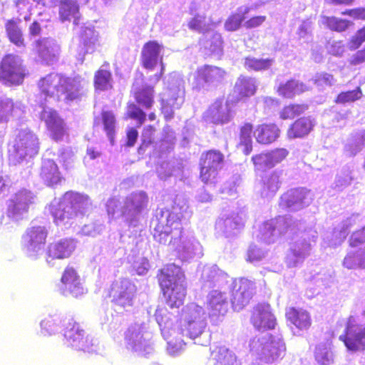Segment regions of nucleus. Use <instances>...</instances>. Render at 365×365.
Wrapping results in <instances>:
<instances>
[{"label": "nucleus", "instance_id": "6e6552de", "mask_svg": "<svg viewBox=\"0 0 365 365\" xmlns=\"http://www.w3.org/2000/svg\"><path fill=\"white\" fill-rule=\"evenodd\" d=\"M257 343H259L260 348L257 349V354L261 360L267 364L273 363L282 359L286 353L285 344L281 340L275 339L272 335L267 337H262L250 342L251 349H255Z\"/></svg>", "mask_w": 365, "mask_h": 365}, {"label": "nucleus", "instance_id": "774afa93", "mask_svg": "<svg viewBox=\"0 0 365 365\" xmlns=\"http://www.w3.org/2000/svg\"><path fill=\"white\" fill-rule=\"evenodd\" d=\"M276 227L278 229L279 235H284L287 230L290 228L291 224L287 220V219L284 217H282L280 219H277L276 222Z\"/></svg>", "mask_w": 365, "mask_h": 365}, {"label": "nucleus", "instance_id": "bb28decb", "mask_svg": "<svg viewBox=\"0 0 365 365\" xmlns=\"http://www.w3.org/2000/svg\"><path fill=\"white\" fill-rule=\"evenodd\" d=\"M285 317L287 321L299 330H307L312 326V318L307 310L289 307L286 311Z\"/></svg>", "mask_w": 365, "mask_h": 365}, {"label": "nucleus", "instance_id": "7ed1b4c3", "mask_svg": "<svg viewBox=\"0 0 365 365\" xmlns=\"http://www.w3.org/2000/svg\"><path fill=\"white\" fill-rule=\"evenodd\" d=\"M39 93L45 99L53 98L60 101L63 97L66 103L79 99L81 94L80 81L62 73H50L41 78L37 83Z\"/></svg>", "mask_w": 365, "mask_h": 365}, {"label": "nucleus", "instance_id": "052dcab7", "mask_svg": "<svg viewBox=\"0 0 365 365\" xmlns=\"http://www.w3.org/2000/svg\"><path fill=\"white\" fill-rule=\"evenodd\" d=\"M138 138V131L135 127H128L125 130V146L132 148L135 145Z\"/></svg>", "mask_w": 365, "mask_h": 365}, {"label": "nucleus", "instance_id": "680f3d73", "mask_svg": "<svg viewBox=\"0 0 365 365\" xmlns=\"http://www.w3.org/2000/svg\"><path fill=\"white\" fill-rule=\"evenodd\" d=\"M263 257H264L263 252L260 249H259L256 247H250L247 251V260L250 262L259 261Z\"/></svg>", "mask_w": 365, "mask_h": 365}, {"label": "nucleus", "instance_id": "37998d69", "mask_svg": "<svg viewBox=\"0 0 365 365\" xmlns=\"http://www.w3.org/2000/svg\"><path fill=\"white\" fill-rule=\"evenodd\" d=\"M250 11L249 8H245L243 11H237L232 14L226 20L225 27L227 31H234L237 30L245 19V15Z\"/></svg>", "mask_w": 365, "mask_h": 365}, {"label": "nucleus", "instance_id": "20e7f679", "mask_svg": "<svg viewBox=\"0 0 365 365\" xmlns=\"http://www.w3.org/2000/svg\"><path fill=\"white\" fill-rule=\"evenodd\" d=\"M225 163L224 154L216 149L204 151L199 160V178L205 184H215Z\"/></svg>", "mask_w": 365, "mask_h": 365}, {"label": "nucleus", "instance_id": "58836bf2", "mask_svg": "<svg viewBox=\"0 0 365 365\" xmlns=\"http://www.w3.org/2000/svg\"><path fill=\"white\" fill-rule=\"evenodd\" d=\"M147 115L135 102H128L126 106L125 119L136 121L137 127H140L146 120Z\"/></svg>", "mask_w": 365, "mask_h": 365}, {"label": "nucleus", "instance_id": "0e129e2a", "mask_svg": "<svg viewBox=\"0 0 365 365\" xmlns=\"http://www.w3.org/2000/svg\"><path fill=\"white\" fill-rule=\"evenodd\" d=\"M267 19L265 16H256L250 18L245 22L247 29H253L262 25Z\"/></svg>", "mask_w": 365, "mask_h": 365}, {"label": "nucleus", "instance_id": "4468645a", "mask_svg": "<svg viewBox=\"0 0 365 365\" xmlns=\"http://www.w3.org/2000/svg\"><path fill=\"white\" fill-rule=\"evenodd\" d=\"M255 283L246 278H241L235 285L231 302L235 309L240 310L250 304L255 294Z\"/></svg>", "mask_w": 365, "mask_h": 365}, {"label": "nucleus", "instance_id": "a19ab883", "mask_svg": "<svg viewBox=\"0 0 365 365\" xmlns=\"http://www.w3.org/2000/svg\"><path fill=\"white\" fill-rule=\"evenodd\" d=\"M36 52L38 57L46 63H51L58 58L57 54L46 45L44 39H38L35 42Z\"/></svg>", "mask_w": 365, "mask_h": 365}, {"label": "nucleus", "instance_id": "7c9ffc66", "mask_svg": "<svg viewBox=\"0 0 365 365\" xmlns=\"http://www.w3.org/2000/svg\"><path fill=\"white\" fill-rule=\"evenodd\" d=\"M20 22L19 19L7 20L5 23V30L7 38L11 43L18 47H24L26 43L22 29L19 26Z\"/></svg>", "mask_w": 365, "mask_h": 365}, {"label": "nucleus", "instance_id": "39448f33", "mask_svg": "<svg viewBox=\"0 0 365 365\" xmlns=\"http://www.w3.org/2000/svg\"><path fill=\"white\" fill-rule=\"evenodd\" d=\"M163 46L157 41H148L142 47L140 53V64L147 71H153L157 65L160 64L159 72L155 73L150 80L154 83L160 81L165 71L162 51Z\"/></svg>", "mask_w": 365, "mask_h": 365}, {"label": "nucleus", "instance_id": "c756f323", "mask_svg": "<svg viewBox=\"0 0 365 365\" xmlns=\"http://www.w3.org/2000/svg\"><path fill=\"white\" fill-rule=\"evenodd\" d=\"M59 18L62 22L73 19V24H79L81 14L79 6L76 1L73 0H61L59 4Z\"/></svg>", "mask_w": 365, "mask_h": 365}, {"label": "nucleus", "instance_id": "13d9d810", "mask_svg": "<svg viewBox=\"0 0 365 365\" xmlns=\"http://www.w3.org/2000/svg\"><path fill=\"white\" fill-rule=\"evenodd\" d=\"M334 80V76L326 72L317 73L313 79L314 84L318 86H330Z\"/></svg>", "mask_w": 365, "mask_h": 365}, {"label": "nucleus", "instance_id": "dca6fc26", "mask_svg": "<svg viewBox=\"0 0 365 365\" xmlns=\"http://www.w3.org/2000/svg\"><path fill=\"white\" fill-rule=\"evenodd\" d=\"M48 231L45 227L34 226L28 228L22 236L24 248L30 255L40 250L46 242Z\"/></svg>", "mask_w": 365, "mask_h": 365}, {"label": "nucleus", "instance_id": "bf43d9fd", "mask_svg": "<svg viewBox=\"0 0 365 365\" xmlns=\"http://www.w3.org/2000/svg\"><path fill=\"white\" fill-rule=\"evenodd\" d=\"M113 300L116 304L123 307L133 305V296L126 289L120 292Z\"/></svg>", "mask_w": 365, "mask_h": 365}, {"label": "nucleus", "instance_id": "b1692460", "mask_svg": "<svg viewBox=\"0 0 365 365\" xmlns=\"http://www.w3.org/2000/svg\"><path fill=\"white\" fill-rule=\"evenodd\" d=\"M39 175L43 182L48 187L56 185L63 180L57 163L51 159L43 160Z\"/></svg>", "mask_w": 365, "mask_h": 365}, {"label": "nucleus", "instance_id": "5701e85b", "mask_svg": "<svg viewBox=\"0 0 365 365\" xmlns=\"http://www.w3.org/2000/svg\"><path fill=\"white\" fill-rule=\"evenodd\" d=\"M209 361L212 365H241L235 354L225 346L211 348Z\"/></svg>", "mask_w": 365, "mask_h": 365}, {"label": "nucleus", "instance_id": "473e14b6", "mask_svg": "<svg viewBox=\"0 0 365 365\" xmlns=\"http://www.w3.org/2000/svg\"><path fill=\"white\" fill-rule=\"evenodd\" d=\"M133 97L136 103L142 106L146 109H150L153 107L155 103L154 87L151 86H146L138 89L134 93Z\"/></svg>", "mask_w": 365, "mask_h": 365}, {"label": "nucleus", "instance_id": "a878e982", "mask_svg": "<svg viewBox=\"0 0 365 365\" xmlns=\"http://www.w3.org/2000/svg\"><path fill=\"white\" fill-rule=\"evenodd\" d=\"M75 250L71 239H63L48 245L46 251L47 259H64L69 257Z\"/></svg>", "mask_w": 365, "mask_h": 365}, {"label": "nucleus", "instance_id": "3c124183", "mask_svg": "<svg viewBox=\"0 0 365 365\" xmlns=\"http://www.w3.org/2000/svg\"><path fill=\"white\" fill-rule=\"evenodd\" d=\"M31 203V197L29 195L26 194L20 195L14 201L12 208L13 212L18 214L21 212H27Z\"/></svg>", "mask_w": 365, "mask_h": 365}, {"label": "nucleus", "instance_id": "72a5a7b5", "mask_svg": "<svg viewBox=\"0 0 365 365\" xmlns=\"http://www.w3.org/2000/svg\"><path fill=\"white\" fill-rule=\"evenodd\" d=\"M343 266L348 269H365V250L348 252L344 258Z\"/></svg>", "mask_w": 365, "mask_h": 365}, {"label": "nucleus", "instance_id": "a18cd8bd", "mask_svg": "<svg viewBox=\"0 0 365 365\" xmlns=\"http://www.w3.org/2000/svg\"><path fill=\"white\" fill-rule=\"evenodd\" d=\"M156 128L153 125L143 127L141 133V142L138 147V151H145L154 143V135Z\"/></svg>", "mask_w": 365, "mask_h": 365}, {"label": "nucleus", "instance_id": "4d7b16f0", "mask_svg": "<svg viewBox=\"0 0 365 365\" xmlns=\"http://www.w3.org/2000/svg\"><path fill=\"white\" fill-rule=\"evenodd\" d=\"M354 180L351 171H346L336 177L335 180V187L341 190L344 188L351 185Z\"/></svg>", "mask_w": 365, "mask_h": 365}, {"label": "nucleus", "instance_id": "f03ea898", "mask_svg": "<svg viewBox=\"0 0 365 365\" xmlns=\"http://www.w3.org/2000/svg\"><path fill=\"white\" fill-rule=\"evenodd\" d=\"M156 279L165 303L171 309L181 307L187 295L186 277L181 267L167 264L158 270Z\"/></svg>", "mask_w": 365, "mask_h": 365}, {"label": "nucleus", "instance_id": "69168bd1", "mask_svg": "<svg viewBox=\"0 0 365 365\" xmlns=\"http://www.w3.org/2000/svg\"><path fill=\"white\" fill-rule=\"evenodd\" d=\"M254 133L253 125L250 123H245L240 128L239 138L252 139V134Z\"/></svg>", "mask_w": 365, "mask_h": 365}, {"label": "nucleus", "instance_id": "6ab92c4d", "mask_svg": "<svg viewBox=\"0 0 365 365\" xmlns=\"http://www.w3.org/2000/svg\"><path fill=\"white\" fill-rule=\"evenodd\" d=\"M202 118L207 123L219 125L228 123L232 115L230 109L224 108L222 100L217 98L204 112Z\"/></svg>", "mask_w": 365, "mask_h": 365}, {"label": "nucleus", "instance_id": "c9c22d12", "mask_svg": "<svg viewBox=\"0 0 365 365\" xmlns=\"http://www.w3.org/2000/svg\"><path fill=\"white\" fill-rule=\"evenodd\" d=\"M280 174L279 172L272 171L269 175L265 176L261 181L262 192L265 195L274 194L280 187Z\"/></svg>", "mask_w": 365, "mask_h": 365}, {"label": "nucleus", "instance_id": "4c0bfd02", "mask_svg": "<svg viewBox=\"0 0 365 365\" xmlns=\"http://www.w3.org/2000/svg\"><path fill=\"white\" fill-rule=\"evenodd\" d=\"M274 58H257L253 56H247L245 58V67L249 71H260L271 68L274 63Z\"/></svg>", "mask_w": 365, "mask_h": 365}, {"label": "nucleus", "instance_id": "412c9836", "mask_svg": "<svg viewBox=\"0 0 365 365\" xmlns=\"http://www.w3.org/2000/svg\"><path fill=\"white\" fill-rule=\"evenodd\" d=\"M314 120L309 116H304L293 121L287 128L286 136L289 140L304 138L314 129Z\"/></svg>", "mask_w": 365, "mask_h": 365}, {"label": "nucleus", "instance_id": "09e8293b", "mask_svg": "<svg viewBox=\"0 0 365 365\" xmlns=\"http://www.w3.org/2000/svg\"><path fill=\"white\" fill-rule=\"evenodd\" d=\"M148 203V197L144 193L134 195L127 203L126 207L133 210L134 213L138 214Z\"/></svg>", "mask_w": 365, "mask_h": 365}, {"label": "nucleus", "instance_id": "5fc2aeb1", "mask_svg": "<svg viewBox=\"0 0 365 365\" xmlns=\"http://www.w3.org/2000/svg\"><path fill=\"white\" fill-rule=\"evenodd\" d=\"M365 242V225L354 231L349 238V245L356 247Z\"/></svg>", "mask_w": 365, "mask_h": 365}, {"label": "nucleus", "instance_id": "2f4dec72", "mask_svg": "<svg viewBox=\"0 0 365 365\" xmlns=\"http://www.w3.org/2000/svg\"><path fill=\"white\" fill-rule=\"evenodd\" d=\"M234 89L237 93V97L234 102L238 103L239 101L253 96L257 88L251 78L241 76L238 78L236 81Z\"/></svg>", "mask_w": 365, "mask_h": 365}, {"label": "nucleus", "instance_id": "aec40b11", "mask_svg": "<svg viewBox=\"0 0 365 365\" xmlns=\"http://www.w3.org/2000/svg\"><path fill=\"white\" fill-rule=\"evenodd\" d=\"M312 200L309 190L298 187L284 192L280 197L279 205L283 208H289L293 206L303 207L304 205H308Z\"/></svg>", "mask_w": 365, "mask_h": 365}, {"label": "nucleus", "instance_id": "f3484780", "mask_svg": "<svg viewBox=\"0 0 365 365\" xmlns=\"http://www.w3.org/2000/svg\"><path fill=\"white\" fill-rule=\"evenodd\" d=\"M61 282L62 284L61 292L65 296L71 295L78 298L85 293L79 275L71 267H67L64 269Z\"/></svg>", "mask_w": 365, "mask_h": 365}, {"label": "nucleus", "instance_id": "423d86ee", "mask_svg": "<svg viewBox=\"0 0 365 365\" xmlns=\"http://www.w3.org/2000/svg\"><path fill=\"white\" fill-rule=\"evenodd\" d=\"M27 75L25 67L16 56L5 55L0 62V82L6 86L21 85Z\"/></svg>", "mask_w": 365, "mask_h": 365}, {"label": "nucleus", "instance_id": "9d476101", "mask_svg": "<svg viewBox=\"0 0 365 365\" xmlns=\"http://www.w3.org/2000/svg\"><path fill=\"white\" fill-rule=\"evenodd\" d=\"M202 307L195 303L190 304L183 309L184 319L180 323V329L182 335L195 339L200 336L205 327V323L197 320L200 317Z\"/></svg>", "mask_w": 365, "mask_h": 365}, {"label": "nucleus", "instance_id": "f8f14e48", "mask_svg": "<svg viewBox=\"0 0 365 365\" xmlns=\"http://www.w3.org/2000/svg\"><path fill=\"white\" fill-rule=\"evenodd\" d=\"M225 76L226 71L220 67L208 64L200 66L195 72L192 89L200 91L205 85L219 84Z\"/></svg>", "mask_w": 365, "mask_h": 365}, {"label": "nucleus", "instance_id": "ddd939ff", "mask_svg": "<svg viewBox=\"0 0 365 365\" xmlns=\"http://www.w3.org/2000/svg\"><path fill=\"white\" fill-rule=\"evenodd\" d=\"M250 322L259 331L274 329L277 325L276 317L268 304H257L252 308Z\"/></svg>", "mask_w": 365, "mask_h": 365}, {"label": "nucleus", "instance_id": "2eb2a0df", "mask_svg": "<svg viewBox=\"0 0 365 365\" xmlns=\"http://www.w3.org/2000/svg\"><path fill=\"white\" fill-rule=\"evenodd\" d=\"M42 118L46 124L50 138L54 141L63 140L65 136H68L66 124L56 110L43 111Z\"/></svg>", "mask_w": 365, "mask_h": 365}, {"label": "nucleus", "instance_id": "f257e3e1", "mask_svg": "<svg viewBox=\"0 0 365 365\" xmlns=\"http://www.w3.org/2000/svg\"><path fill=\"white\" fill-rule=\"evenodd\" d=\"M91 205L88 195L69 190L55 198L46 207L56 226L71 225L74 219L83 217Z\"/></svg>", "mask_w": 365, "mask_h": 365}, {"label": "nucleus", "instance_id": "f704fd0d", "mask_svg": "<svg viewBox=\"0 0 365 365\" xmlns=\"http://www.w3.org/2000/svg\"><path fill=\"white\" fill-rule=\"evenodd\" d=\"M307 109L308 106L304 103H289L279 110V118L283 120H292L303 114Z\"/></svg>", "mask_w": 365, "mask_h": 365}, {"label": "nucleus", "instance_id": "864d4df0", "mask_svg": "<svg viewBox=\"0 0 365 365\" xmlns=\"http://www.w3.org/2000/svg\"><path fill=\"white\" fill-rule=\"evenodd\" d=\"M365 42V25L358 29L348 42V47L351 51L359 48Z\"/></svg>", "mask_w": 365, "mask_h": 365}, {"label": "nucleus", "instance_id": "c03bdc74", "mask_svg": "<svg viewBox=\"0 0 365 365\" xmlns=\"http://www.w3.org/2000/svg\"><path fill=\"white\" fill-rule=\"evenodd\" d=\"M16 106L12 98L0 99V123L8 122L14 115Z\"/></svg>", "mask_w": 365, "mask_h": 365}, {"label": "nucleus", "instance_id": "8fccbe9b", "mask_svg": "<svg viewBox=\"0 0 365 365\" xmlns=\"http://www.w3.org/2000/svg\"><path fill=\"white\" fill-rule=\"evenodd\" d=\"M205 19V16L196 14L189 20L187 27L192 31L205 33L207 31Z\"/></svg>", "mask_w": 365, "mask_h": 365}, {"label": "nucleus", "instance_id": "6e6d98bb", "mask_svg": "<svg viewBox=\"0 0 365 365\" xmlns=\"http://www.w3.org/2000/svg\"><path fill=\"white\" fill-rule=\"evenodd\" d=\"M356 225V218L353 216L349 217L341 222L339 228H337L334 232L338 235H341L343 240H344L346 237L349 230Z\"/></svg>", "mask_w": 365, "mask_h": 365}, {"label": "nucleus", "instance_id": "ea45409f", "mask_svg": "<svg viewBox=\"0 0 365 365\" xmlns=\"http://www.w3.org/2000/svg\"><path fill=\"white\" fill-rule=\"evenodd\" d=\"M323 24L331 31L336 32H344L347 30L353 23L345 19L338 18L334 16H324Z\"/></svg>", "mask_w": 365, "mask_h": 365}, {"label": "nucleus", "instance_id": "603ef678", "mask_svg": "<svg viewBox=\"0 0 365 365\" xmlns=\"http://www.w3.org/2000/svg\"><path fill=\"white\" fill-rule=\"evenodd\" d=\"M267 152L272 168L284 160L289 153L284 148H277Z\"/></svg>", "mask_w": 365, "mask_h": 365}, {"label": "nucleus", "instance_id": "e433bc0d", "mask_svg": "<svg viewBox=\"0 0 365 365\" xmlns=\"http://www.w3.org/2000/svg\"><path fill=\"white\" fill-rule=\"evenodd\" d=\"M111 72L106 69H98L94 75L93 86L96 90L107 91L113 88Z\"/></svg>", "mask_w": 365, "mask_h": 365}, {"label": "nucleus", "instance_id": "338daca9", "mask_svg": "<svg viewBox=\"0 0 365 365\" xmlns=\"http://www.w3.org/2000/svg\"><path fill=\"white\" fill-rule=\"evenodd\" d=\"M180 91L179 88H170L168 89V96H169L168 101L170 102V104L172 105L173 107H175L177 108H179L180 107V103H178L177 102L180 98V95H179Z\"/></svg>", "mask_w": 365, "mask_h": 365}, {"label": "nucleus", "instance_id": "a211bd4d", "mask_svg": "<svg viewBox=\"0 0 365 365\" xmlns=\"http://www.w3.org/2000/svg\"><path fill=\"white\" fill-rule=\"evenodd\" d=\"M182 227L179 218L170 214L167 217L166 223H158L154 229V237L158 238L160 242L165 243L168 238L170 236L169 242L173 239V235L180 237L182 232Z\"/></svg>", "mask_w": 365, "mask_h": 365}, {"label": "nucleus", "instance_id": "c85d7f7f", "mask_svg": "<svg viewBox=\"0 0 365 365\" xmlns=\"http://www.w3.org/2000/svg\"><path fill=\"white\" fill-rule=\"evenodd\" d=\"M207 309L212 316L223 315L227 311L225 294L219 290H212L207 295Z\"/></svg>", "mask_w": 365, "mask_h": 365}, {"label": "nucleus", "instance_id": "cd10ccee", "mask_svg": "<svg viewBox=\"0 0 365 365\" xmlns=\"http://www.w3.org/2000/svg\"><path fill=\"white\" fill-rule=\"evenodd\" d=\"M309 91V87L302 81L295 78H290L284 83H281L277 88V94L284 98H293Z\"/></svg>", "mask_w": 365, "mask_h": 365}, {"label": "nucleus", "instance_id": "393cba45", "mask_svg": "<svg viewBox=\"0 0 365 365\" xmlns=\"http://www.w3.org/2000/svg\"><path fill=\"white\" fill-rule=\"evenodd\" d=\"M143 334L138 326H130L125 332V339L132 351L138 352L141 357H146L152 351L150 345L142 344L141 341H137V339H141Z\"/></svg>", "mask_w": 365, "mask_h": 365}, {"label": "nucleus", "instance_id": "1a4fd4ad", "mask_svg": "<svg viewBox=\"0 0 365 365\" xmlns=\"http://www.w3.org/2000/svg\"><path fill=\"white\" fill-rule=\"evenodd\" d=\"M349 351L356 352L365 350V326L359 324L353 316L347 319L344 333L339 336Z\"/></svg>", "mask_w": 365, "mask_h": 365}, {"label": "nucleus", "instance_id": "0eeeda50", "mask_svg": "<svg viewBox=\"0 0 365 365\" xmlns=\"http://www.w3.org/2000/svg\"><path fill=\"white\" fill-rule=\"evenodd\" d=\"M38 150L39 141L37 135L29 129H21L16 135L9 153L13 158L21 160L27 155H37Z\"/></svg>", "mask_w": 365, "mask_h": 365}, {"label": "nucleus", "instance_id": "79ce46f5", "mask_svg": "<svg viewBox=\"0 0 365 365\" xmlns=\"http://www.w3.org/2000/svg\"><path fill=\"white\" fill-rule=\"evenodd\" d=\"M101 120L103 125V130L110 140H113L115 133L116 119L111 110H102Z\"/></svg>", "mask_w": 365, "mask_h": 365}, {"label": "nucleus", "instance_id": "9b49d317", "mask_svg": "<svg viewBox=\"0 0 365 365\" xmlns=\"http://www.w3.org/2000/svg\"><path fill=\"white\" fill-rule=\"evenodd\" d=\"M64 338L68 346L84 352L93 351L92 340L86 336L85 330L75 321H70L64 331Z\"/></svg>", "mask_w": 365, "mask_h": 365}, {"label": "nucleus", "instance_id": "4be33fe9", "mask_svg": "<svg viewBox=\"0 0 365 365\" xmlns=\"http://www.w3.org/2000/svg\"><path fill=\"white\" fill-rule=\"evenodd\" d=\"M281 130L274 123H264L256 126L254 136L261 145H269L276 141L280 136Z\"/></svg>", "mask_w": 365, "mask_h": 365}, {"label": "nucleus", "instance_id": "e2e57ef3", "mask_svg": "<svg viewBox=\"0 0 365 365\" xmlns=\"http://www.w3.org/2000/svg\"><path fill=\"white\" fill-rule=\"evenodd\" d=\"M237 147L242 150V152L248 155L252 151V140L246 138H239V143Z\"/></svg>", "mask_w": 365, "mask_h": 365}, {"label": "nucleus", "instance_id": "de8ad7c7", "mask_svg": "<svg viewBox=\"0 0 365 365\" xmlns=\"http://www.w3.org/2000/svg\"><path fill=\"white\" fill-rule=\"evenodd\" d=\"M252 162L255 170L264 171L272 168L267 151L254 155L252 157Z\"/></svg>", "mask_w": 365, "mask_h": 365}, {"label": "nucleus", "instance_id": "49530a36", "mask_svg": "<svg viewBox=\"0 0 365 365\" xmlns=\"http://www.w3.org/2000/svg\"><path fill=\"white\" fill-rule=\"evenodd\" d=\"M362 92L359 87L356 89L340 92L335 98L334 102L337 104H346L359 100Z\"/></svg>", "mask_w": 365, "mask_h": 365}]
</instances>
